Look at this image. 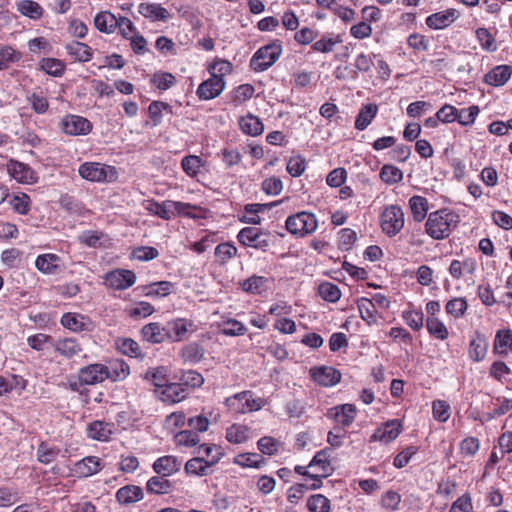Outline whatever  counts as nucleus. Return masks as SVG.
<instances>
[{"instance_id":"obj_1","label":"nucleus","mask_w":512,"mask_h":512,"mask_svg":"<svg viewBox=\"0 0 512 512\" xmlns=\"http://www.w3.org/2000/svg\"><path fill=\"white\" fill-rule=\"evenodd\" d=\"M228 411L233 414H246L261 410L266 405L262 397L255 398L250 390L236 393L224 401Z\"/></svg>"},{"instance_id":"obj_2","label":"nucleus","mask_w":512,"mask_h":512,"mask_svg":"<svg viewBox=\"0 0 512 512\" xmlns=\"http://www.w3.org/2000/svg\"><path fill=\"white\" fill-rule=\"evenodd\" d=\"M285 227L289 233L297 237H305L314 233L318 220L313 213L301 211L287 217Z\"/></svg>"},{"instance_id":"obj_3","label":"nucleus","mask_w":512,"mask_h":512,"mask_svg":"<svg viewBox=\"0 0 512 512\" xmlns=\"http://www.w3.org/2000/svg\"><path fill=\"white\" fill-rule=\"evenodd\" d=\"M282 44L276 40L259 48L250 60L251 68L256 72H262L270 68L281 56Z\"/></svg>"},{"instance_id":"obj_4","label":"nucleus","mask_w":512,"mask_h":512,"mask_svg":"<svg viewBox=\"0 0 512 512\" xmlns=\"http://www.w3.org/2000/svg\"><path fill=\"white\" fill-rule=\"evenodd\" d=\"M404 223V211L399 205L391 204L384 207L380 215V225L387 236H396L403 229Z\"/></svg>"},{"instance_id":"obj_5","label":"nucleus","mask_w":512,"mask_h":512,"mask_svg":"<svg viewBox=\"0 0 512 512\" xmlns=\"http://www.w3.org/2000/svg\"><path fill=\"white\" fill-rule=\"evenodd\" d=\"M78 172L83 179L91 182H111L117 176L115 167L97 162L81 164Z\"/></svg>"},{"instance_id":"obj_6","label":"nucleus","mask_w":512,"mask_h":512,"mask_svg":"<svg viewBox=\"0 0 512 512\" xmlns=\"http://www.w3.org/2000/svg\"><path fill=\"white\" fill-rule=\"evenodd\" d=\"M237 239L242 245L261 251H267L270 247L269 233L256 227L242 228L237 235Z\"/></svg>"},{"instance_id":"obj_7","label":"nucleus","mask_w":512,"mask_h":512,"mask_svg":"<svg viewBox=\"0 0 512 512\" xmlns=\"http://www.w3.org/2000/svg\"><path fill=\"white\" fill-rule=\"evenodd\" d=\"M196 330L194 322L186 318H175L165 324L166 340L181 342L188 338V334Z\"/></svg>"},{"instance_id":"obj_8","label":"nucleus","mask_w":512,"mask_h":512,"mask_svg":"<svg viewBox=\"0 0 512 512\" xmlns=\"http://www.w3.org/2000/svg\"><path fill=\"white\" fill-rule=\"evenodd\" d=\"M157 397L164 403L175 404L184 400L188 395V389L181 383L161 384L155 382Z\"/></svg>"},{"instance_id":"obj_9","label":"nucleus","mask_w":512,"mask_h":512,"mask_svg":"<svg viewBox=\"0 0 512 512\" xmlns=\"http://www.w3.org/2000/svg\"><path fill=\"white\" fill-rule=\"evenodd\" d=\"M104 284L114 290H126L136 282V275L127 269H115L106 273L103 277Z\"/></svg>"},{"instance_id":"obj_10","label":"nucleus","mask_w":512,"mask_h":512,"mask_svg":"<svg viewBox=\"0 0 512 512\" xmlns=\"http://www.w3.org/2000/svg\"><path fill=\"white\" fill-rule=\"evenodd\" d=\"M61 130L71 136L87 135L92 130V123L79 115L68 114L60 122Z\"/></svg>"},{"instance_id":"obj_11","label":"nucleus","mask_w":512,"mask_h":512,"mask_svg":"<svg viewBox=\"0 0 512 512\" xmlns=\"http://www.w3.org/2000/svg\"><path fill=\"white\" fill-rule=\"evenodd\" d=\"M425 226L426 232L432 238H445V233L448 231V212L446 209H440L430 213Z\"/></svg>"},{"instance_id":"obj_12","label":"nucleus","mask_w":512,"mask_h":512,"mask_svg":"<svg viewBox=\"0 0 512 512\" xmlns=\"http://www.w3.org/2000/svg\"><path fill=\"white\" fill-rule=\"evenodd\" d=\"M402 428V423L398 419L386 421L374 431L370 437V442L390 443L399 436Z\"/></svg>"},{"instance_id":"obj_13","label":"nucleus","mask_w":512,"mask_h":512,"mask_svg":"<svg viewBox=\"0 0 512 512\" xmlns=\"http://www.w3.org/2000/svg\"><path fill=\"white\" fill-rule=\"evenodd\" d=\"M8 174L22 184H34L38 181L37 173L27 164L10 160L7 163Z\"/></svg>"},{"instance_id":"obj_14","label":"nucleus","mask_w":512,"mask_h":512,"mask_svg":"<svg viewBox=\"0 0 512 512\" xmlns=\"http://www.w3.org/2000/svg\"><path fill=\"white\" fill-rule=\"evenodd\" d=\"M108 378L107 366L103 364H91L81 368L78 372L79 382L84 385H95Z\"/></svg>"},{"instance_id":"obj_15","label":"nucleus","mask_w":512,"mask_h":512,"mask_svg":"<svg viewBox=\"0 0 512 512\" xmlns=\"http://www.w3.org/2000/svg\"><path fill=\"white\" fill-rule=\"evenodd\" d=\"M225 85L224 78L211 76L198 86L196 94L201 100H211L218 97L223 92Z\"/></svg>"},{"instance_id":"obj_16","label":"nucleus","mask_w":512,"mask_h":512,"mask_svg":"<svg viewBox=\"0 0 512 512\" xmlns=\"http://www.w3.org/2000/svg\"><path fill=\"white\" fill-rule=\"evenodd\" d=\"M60 323L64 328L75 333L92 331L93 329V322L91 319L79 313L68 312L63 314L60 319Z\"/></svg>"},{"instance_id":"obj_17","label":"nucleus","mask_w":512,"mask_h":512,"mask_svg":"<svg viewBox=\"0 0 512 512\" xmlns=\"http://www.w3.org/2000/svg\"><path fill=\"white\" fill-rule=\"evenodd\" d=\"M310 374L314 382L324 387L334 386L341 380V373L330 366L312 368Z\"/></svg>"},{"instance_id":"obj_18","label":"nucleus","mask_w":512,"mask_h":512,"mask_svg":"<svg viewBox=\"0 0 512 512\" xmlns=\"http://www.w3.org/2000/svg\"><path fill=\"white\" fill-rule=\"evenodd\" d=\"M103 468V463L99 457L87 456L75 463L74 475L82 478L90 477Z\"/></svg>"},{"instance_id":"obj_19","label":"nucleus","mask_w":512,"mask_h":512,"mask_svg":"<svg viewBox=\"0 0 512 512\" xmlns=\"http://www.w3.org/2000/svg\"><path fill=\"white\" fill-rule=\"evenodd\" d=\"M331 454V448H324L317 452L310 461L309 468L315 469L316 473H318V476L320 477L329 476L333 471L330 461Z\"/></svg>"},{"instance_id":"obj_20","label":"nucleus","mask_w":512,"mask_h":512,"mask_svg":"<svg viewBox=\"0 0 512 512\" xmlns=\"http://www.w3.org/2000/svg\"><path fill=\"white\" fill-rule=\"evenodd\" d=\"M357 409L353 404H342L331 408L328 416L332 417L338 424L343 427L350 426L355 420Z\"/></svg>"},{"instance_id":"obj_21","label":"nucleus","mask_w":512,"mask_h":512,"mask_svg":"<svg viewBox=\"0 0 512 512\" xmlns=\"http://www.w3.org/2000/svg\"><path fill=\"white\" fill-rule=\"evenodd\" d=\"M253 437V429L245 424L235 423L226 430V439L232 444H242Z\"/></svg>"},{"instance_id":"obj_22","label":"nucleus","mask_w":512,"mask_h":512,"mask_svg":"<svg viewBox=\"0 0 512 512\" xmlns=\"http://www.w3.org/2000/svg\"><path fill=\"white\" fill-rule=\"evenodd\" d=\"M53 347L56 353L66 359L78 356L83 351L81 344L75 338L71 337L55 341Z\"/></svg>"},{"instance_id":"obj_23","label":"nucleus","mask_w":512,"mask_h":512,"mask_svg":"<svg viewBox=\"0 0 512 512\" xmlns=\"http://www.w3.org/2000/svg\"><path fill=\"white\" fill-rule=\"evenodd\" d=\"M138 12L151 21H167L171 18L169 11L159 3H141Z\"/></svg>"},{"instance_id":"obj_24","label":"nucleus","mask_w":512,"mask_h":512,"mask_svg":"<svg viewBox=\"0 0 512 512\" xmlns=\"http://www.w3.org/2000/svg\"><path fill=\"white\" fill-rule=\"evenodd\" d=\"M270 284V279L264 276L252 275L251 277L239 282L242 291L249 294H262Z\"/></svg>"},{"instance_id":"obj_25","label":"nucleus","mask_w":512,"mask_h":512,"mask_svg":"<svg viewBox=\"0 0 512 512\" xmlns=\"http://www.w3.org/2000/svg\"><path fill=\"white\" fill-rule=\"evenodd\" d=\"M141 336L143 340L152 344H159L167 341L165 325L162 326L158 322H151L144 325L141 329Z\"/></svg>"},{"instance_id":"obj_26","label":"nucleus","mask_w":512,"mask_h":512,"mask_svg":"<svg viewBox=\"0 0 512 512\" xmlns=\"http://www.w3.org/2000/svg\"><path fill=\"white\" fill-rule=\"evenodd\" d=\"M478 113L479 108L475 105L460 109L450 105V122L458 121L463 126L472 125Z\"/></svg>"},{"instance_id":"obj_27","label":"nucleus","mask_w":512,"mask_h":512,"mask_svg":"<svg viewBox=\"0 0 512 512\" xmlns=\"http://www.w3.org/2000/svg\"><path fill=\"white\" fill-rule=\"evenodd\" d=\"M65 49L75 61L88 62L93 57L92 48L82 42L71 41L65 46Z\"/></svg>"},{"instance_id":"obj_28","label":"nucleus","mask_w":512,"mask_h":512,"mask_svg":"<svg viewBox=\"0 0 512 512\" xmlns=\"http://www.w3.org/2000/svg\"><path fill=\"white\" fill-rule=\"evenodd\" d=\"M60 257L56 254L47 253L36 258L35 266L43 274L53 275L59 270Z\"/></svg>"},{"instance_id":"obj_29","label":"nucleus","mask_w":512,"mask_h":512,"mask_svg":"<svg viewBox=\"0 0 512 512\" xmlns=\"http://www.w3.org/2000/svg\"><path fill=\"white\" fill-rule=\"evenodd\" d=\"M114 425L103 421H94L88 426V436L91 439L106 442L113 434Z\"/></svg>"},{"instance_id":"obj_30","label":"nucleus","mask_w":512,"mask_h":512,"mask_svg":"<svg viewBox=\"0 0 512 512\" xmlns=\"http://www.w3.org/2000/svg\"><path fill=\"white\" fill-rule=\"evenodd\" d=\"M144 209L150 214L160 217L163 220H170L173 218L171 200H165L163 202L146 200L144 202Z\"/></svg>"},{"instance_id":"obj_31","label":"nucleus","mask_w":512,"mask_h":512,"mask_svg":"<svg viewBox=\"0 0 512 512\" xmlns=\"http://www.w3.org/2000/svg\"><path fill=\"white\" fill-rule=\"evenodd\" d=\"M118 18L109 11H101L94 17V25L97 30L105 34L113 33L117 28Z\"/></svg>"},{"instance_id":"obj_32","label":"nucleus","mask_w":512,"mask_h":512,"mask_svg":"<svg viewBox=\"0 0 512 512\" xmlns=\"http://www.w3.org/2000/svg\"><path fill=\"white\" fill-rule=\"evenodd\" d=\"M153 469L157 474L169 476L180 469V462L175 456H162L154 462Z\"/></svg>"},{"instance_id":"obj_33","label":"nucleus","mask_w":512,"mask_h":512,"mask_svg":"<svg viewBox=\"0 0 512 512\" xmlns=\"http://www.w3.org/2000/svg\"><path fill=\"white\" fill-rule=\"evenodd\" d=\"M360 317L369 325L376 324L378 321V309L370 301L369 298L362 297L357 301Z\"/></svg>"},{"instance_id":"obj_34","label":"nucleus","mask_w":512,"mask_h":512,"mask_svg":"<svg viewBox=\"0 0 512 512\" xmlns=\"http://www.w3.org/2000/svg\"><path fill=\"white\" fill-rule=\"evenodd\" d=\"M512 68L508 65H499L493 68L485 77L486 82L494 86H502L511 78Z\"/></svg>"},{"instance_id":"obj_35","label":"nucleus","mask_w":512,"mask_h":512,"mask_svg":"<svg viewBox=\"0 0 512 512\" xmlns=\"http://www.w3.org/2000/svg\"><path fill=\"white\" fill-rule=\"evenodd\" d=\"M378 112L375 104H366L361 107L355 120V128L359 131L365 130L374 120Z\"/></svg>"},{"instance_id":"obj_36","label":"nucleus","mask_w":512,"mask_h":512,"mask_svg":"<svg viewBox=\"0 0 512 512\" xmlns=\"http://www.w3.org/2000/svg\"><path fill=\"white\" fill-rule=\"evenodd\" d=\"M342 41L341 35L326 33L312 44V49L320 53H330L334 51L335 46L342 43Z\"/></svg>"},{"instance_id":"obj_37","label":"nucleus","mask_w":512,"mask_h":512,"mask_svg":"<svg viewBox=\"0 0 512 512\" xmlns=\"http://www.w3.org/2000/svg\"><path fill=\"white\" fill-rule=\"evenodd\" d=\"M185 471L189 475L205 476L212 472V466L205 462L203 456H197L186 462Z\"/></svg>"},{"instance_id":"obj_38","label":"nucleus","mask_w":512,"mask_h":512,"mask_svg":"<svg viewBox=\"0 0 512 512\" xmlns=\"http://www.w3.org/2000/svg\"><path fill=\"white\" fill-rule=\"evenodd\" d=\"M239 125L243 133L250 136H258L264 130L262 121L252 114L241 117L239 120Z\"/></svg>"},{"instance_id":"obj_39","label":"nucleus","mask_w":512,"mask_h":512,"mask_svg":"<svg viewBox=\"0 0 512 512\" xmlns=\"http://www.w3.org/2000/svg\"><path fill=\"white\" fill-rule=\"evenodd\" d=\"M116 498L122 504L134 503L143 498V491L139 486L127 485L117 491Z\"/></svg>"},{"instance_id":"obj_40","label":"nucleus","mask_w":512,"mask_h":512,"mask_svg":"<svg viewBox=\"0 0 512 512\" xmlns=\"http://www.w3.org/2000/svg\"><path fill=\"white\" fill-rule=\"evenodd\" d=\"M198 454L199 456H203L205 458V462L212 467L215 466L224 456L222 448L216 444L200 445L198 448Z\"/></svg>"},{"instance_id":"obj_41","label":"nucleus","mask_w":512,"mask_h":512,"mask_svg":"<svg viewBox=\"0 0 512 512\" xmlns=\"http://www.w3.org/2000/svg\"><path fill=\"white\" fill-rule=\"evenodd\" d=\"M203 165L204 162L202 158L197 155H186L181 160V168L190 178H196Z\"/></svg>"},{"instance_id":"obj_42","label":"nucleus","mask_w":512,"mask_h":512,"mask_svg":"<svg viewBox=\"0 0 512 512\" xmlns=\"http://www.w3.org/2000/svg\"><path fill=\"white\" fill-rule=\"evenodd\" d=\"M409 208L411 210L413 219L416 222H421L428 212V201L426 198L414 195L409 199Z\"/></svg>"},{"instance_id":"obj_43","label":"nucleus","mask_w":512,"mask_h":512,"mask_svg":"<svg viewBox=\"0 0 512 512\" xmlns=\"http://www.w3.org/2000/svg\"><path fill=\"white\" fill-rule=\"evenodd\" d=\"M512 349V332L509 329L497 332L494 340V352L500 355H507Z\"/></svg>"},{"instance_id":"obj_44","label":"nucleus","mask_w":512,"mask_h":512,"mask_svg":"<svg viewBox=\"0 0 512 512\" xmlns=\"http://www.w3.org/2000/svg\"><path fill=\"white\" fill-rule=\"evenodd\" d=\"M148 113L153 125L158 126L162 122L164 114H173V110L166 102L153 101L148 107Z\"/></svg>"},{"instance_id":"obj_45","label":"nucleus","mask_w":512,"mask_h":512,"mask_svg":"<svg viewBox=\"0 0 512 512\" xmlns=\"http://www.w3.org/2000/svg\"><path fill=\"white\" fill-rule=\"evenodd\" d=\"M16 7L22 15L34 20L40 19L43 15V8L32 0H20L17 2Z\"/></svg>"},{"instance_id":"obj_46","label":"nucleus","mask_w":512,"mask_h":512,"mask_svg":"<svg viewBox=\"0 0 512 512\" xmlns=\"http://www.w3.org/2000/svg\"><path fill=\"white\" fill-rule=\"evenodd\" d=\"M237 252L238 250L234 244L224 242L216 246L214 254L216 261L221 265H225L237 255Z\"/></svg>"},{"instance_id":"obj_47","label":"nucleus","mask_w":512,"mask_h":512,"mask_svg":"<svg viewBox=\"0 0 512 512\" xmlns=\"http://www.w3.org/2000/svg\"><path fill=\"white\" fill-rule=\"evenodd\" d=\"M166 476H154L147 482V491L152 494H167L172 489V483Z\"/></svg>"},{"instance_id":"obj_48","label":"nucleus","mask_w":512,"mask_h":512,"mask_svg":"<svg viewBox=\"0 0 512 512\" xmlns=\"http://www.w3.org/2000/svg\"><path fill=\"white\" fill-rule=\"evenodd\" d=\"M171 209L173 213V218L176 216H182L187 218H197V212L200 211V208L192 205L190 203L180 202V201H172L171 200Z\"/></svg>"},{"instance_id":"obj_49","label":"nucleus","mask_w":512,"mask_h":512,"mask_svg":"<svg viewBox=\"0 0 512 512\" xmlns=\"http://www.w3.org/2000/svg\"><path fill=\"white\" fill-rule=\"evenodd\" d=\"M309 512H330L331 502L322 494H313L307 499L306 503Z\"/></svg>"},{"instance_id":"obj_50","label":"nucleus","mask_w":512,"mask_h":512,"mask_svg":"<svg viewBox=\"0 0 512 512\" xmlns=\"http://www.w3.org/2000/svg\"><path fill=\"white\" fill-rule=\"evenodd\" d=\"M379 177L384 183L392 185L403 179V173L396 166L386 164L382 166Z\"/></svg>"},{"instance_id":"obj_51","label":"nucleus","mask_w":512,"mask_h":512,"mask_svg":"<svg viewBox=\"0 0 512 512\" xmlns=\"http://www.w3.org/2000/svg\"><path fill=\"white\" fill-rule=\"evenodd\" d=\"M318 294L325 301L335 303L341 297L340 289L336 284L331 282H324L318 286Z\"/></svg>"},{"instance_id":"obj_52","label":"nucleus","mask_w":512,"mask_h":512,"mask_svg":"<svg viewBox=\"0 0 512 512\" xmlns=\"http://www.w3.org/2000/svg\"><path fill=\"white\" fill-rule=\"evenodd\" d=\"M107 372L109 373L108 379L121 381L130 374V367L123 360H117L113 362L110 367H107Z\"/></svg>"},{"instance_id":"obj_53","label":"nucleus","mask_w":512,"mask_h":512,"mask_svg":"<svg viewBox=\"0 0 512 512\" xmlns=\"http://www.w3.org/2000/svg\"><path fill=\"white\" fill-rule=\"evenodd\" d=\"M488 350V342L485 338L478 336L470 343V356L474 361H481L485 358Z\"/></svg>"},{"instance_id":"obj_54","label":"nucleus","mask_w":512,"mask_h":512,"mask_svg":"<svg viewBox=\"0 0 512 512\" xmlns=\"http://www.w3.org/2000/svg\"><path fill=\"white\" fill-rule=\"evenodd\" d=\"M266 208V205L264 204H247L245 206V212L246 215L243 216L241 219L242 222L252 224V225H258L261 223V217L258 215V213L263 212Z\"/></svg>"},{"instance_id":"obj_55","label":"nucleus","mask_w":512,"mask_h":512,"mask_svg":"<svg viewBox=\"0 0 512 512\" xmlns=\"http://www.w3.org/2000/svg\"><path fill=\"white\" fill-rule=\"evenodd\" d=\"M40 66L43 71L54 77L61 76L65 71L64 63L61 60L55 58L43 59L40 63Z\"/></svg>"},{"instance_id":"obj_56","label":"nucleus","mask_w":512,"mask_h":512,"mask_svg":"<svg viewBox=\"0 0 512 512\" xmlns=\"http://www.w3.org/2000/svg\"><path fill=\"white\" fill-rule=\"evenodd\" d=\"M204 355L203 348L197 343H191L186 345L181 350V357L191 363L199 362Z\"/></svg>"},{"instance_id":"obj_57","label":"nucleus","mask_w":512,"mask_h":512,"mask_svg":"<svg viewBox=\"0 0 512 512\" xmlns=\"http://www.w3.org/2000/svg\"><path fill=\"white\" fill-rule=\"evenodd\" d=\"M151 83L159 90H167L176 83V78L171 73L158 72L152 76Z\"/></svg>"},{"instance_id":"obj_58","label":"nucleus","mask_w":512,"mask_h":512,"mask_svg":"<svg viewBox=\"0 0 512 512\" xmlns=\"http://www.w3.org/2000/svg\"><path fill=\"white\" fill-rule=\"evenodd\" d=\"M10 204L15 212L25 215L30 210L31 200L27 194L19 193L12 196Z\"/></svg>"},{"instance_id":"obj_59","label":"nucleus","mask_w":512,"mask_h":512,"mask_svg":"<svg viewBox=\"0 0 512 512\" xmlns=\"http://www.w3.org/2000/svg\"><path fill=\"white\" fill-rule=\"evenodd\" d=\"M119 351L129 357H139L141 355V349L139 344L130 338L120 339L117 342Z\"/></svg>"},{"instance_id":"obj_60","label":"nucleus","mask_w":512,"mask_h":512,"mask_svg":"<svg viewBox=\"0 0 512 512\" xmlns=\"http://www.w3.org/2000/svg\"><path fill=\"white\" fill-rule=\"evenodd\" d=\"M175 443L178 446L193 447L200 442L199 435L191 430H183L174 436Z\"/></svg>"},{"instance_id":"obj_61","label":"nucleus","mask_w":512,"mask_h":512,"mask_svg":"<svg viewBox=\"0 0 512 512\" xmlns=\"http://www.w3.org/2000/svg\"><path fill=\"white\" fill-rule=\"evenodd\" d=\"M59 449L51 447L46 443H41L37 449V459L43 464H49L56 459Z\"/></svg>"},{"instance_id":"obj_62","label":"nucleus","mask_w":512,"mask_h":512,"mask_svg":"<svg viewBox=\"0 0 512 512\" xmlns=\"http://www.w3.org/2000/svg\"><path fill=\"white\" fill-rule=\"evenodd\" d=\"M476 36L480 42L481 47L486 50L493 52L497 49L496 41L494 36L486 28H478L476 30Z\"/></svg>"},{"instance_id":"obj_63","label":"nucleus","mask_w":512,"mask_h":512,"mask_svg":"<svg viewBox=\"0 0 512 512\" xmlns=\"http://www.w3.org/2000/svg\"><path fill=\"white\" fill-rule=\"evenodd\" d=\"M356 233L350 228L341 229L338 233V246L341 250L348 251L356 241Z\"/></svg>"},{"instance_id":"obj_64","label":"nucleus","mask_w":512,"mask_h":512,"mask_svg":"<svg viewBox=\"0 0 512 512\" xmlns=\"http://www.w3.org/2000/svg\"><path fill=\"white\" fill-rule=\"evenodd\" d=\"M21 54L10 46L0 48V70L6 69L9 63L17 62Z\"/></svg>"}]
</instances>
